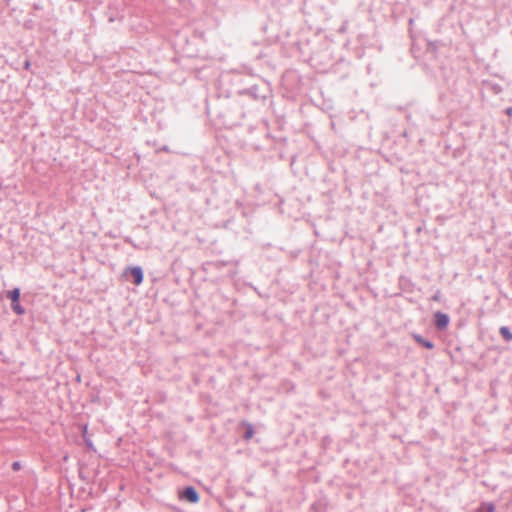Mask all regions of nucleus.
<instances>
[{"instance_id": "nucleus-1", "label": "nucleus", "mask_w": 512, "mask_h": 512, "mask_svg": "<svg viewBox=\"0 0 512 512\" xmlns=\"http://www.w3.org/2000/svg\"><path fill=\"white\" fill-rule=\"evenodd\" d=\"M178 499L187 503L195 504L199 501V493L193 486H186L178 489Z\"/></svg>"}, {"instance_id": "nucleus-2", "label": "nucleus", "mask_w": 512, "mask_h": 512, "mask_svg": "<svg viewBox=\"0 0 512 512\" xmlns=\"http://www.w3.org/2000/svg\"><path fill=\"white\" fill-rule=\"evenodd\" d=\"M449 323V317L441 312H437L435 314V324L438 329H444L447 327Z\"/></svg>"}, {"instance_id": "nucleus-3", "label": "nucleus", "mask_w": 512, "mask_h": 512, "mask_svg": "<svg viewBox=\"0 0 512 512\" xmlns=\"http://www.w3.org/2000/svg\"><path fill=\"white\" fill-rule=\"evenodd\" d=\"M129 272L133 277V282L135 285H140L143 282V271L140 267L129 268Z\"/></svg>"}, {"instance_id": "nucleus-4", "label": "nucleus", "mask_w": 512, "mask_h": 512, "mask_svg": "<svg viewBox=\"0 0 512 512\" xmlns=\"http://www.w3.org/2000/svg\"><path fill=\"white\" fill-rule=\"evenodd\" d=\"M474 512H495V505L493 502H481Z\"/></svg>"}, {"instance_id": "nucleus-5", "label": "nucleus", "mask_w": 512, "mask_h": 512, "mask_svg": "<svg viewBox=\"0 0 512 512\" xmlns=\"http://www.w3.org/2000/svg\"><path fill=\"white\" fill-rule=\"evenodd\" d=\"M7 297L11 300V302L19 301L20 290L18 288L13 289L7 293Z\"/></svg>"}, {"instance_id": "nucleus-6", "label": "nucleus", "mask_w": 512, "mask_h": 512, "mask_svg": "<svg viewBox=\"0 0 512 512\" xmlns=\"http://www.w3.org/2000/svg\"><path fill=\"white\" fill-rule=\"evenodd\" d=\"M500 334L506 341L512 340V333L509 331L508 327L502 326L500 328Z\"/></svg>"}, {"instance_id": "nucleus-7", "label": "nucleus", "mask_w": 512, "mask_h": 512, "mask_svg": "<svg viewBox=\"0 0 512 512\" xmlns=\"http://www.w3.org/2000/svg\"><path fill=\"white\" fill-rule=\"evenodd\" d=\"M416 341L420 344H422L423 346H425L426 348L428 349H432L434 347L433 343L429 342V341H426L424 340L422 337L420 336H416L415 337Z\"/></svg>"}, {"instance_id": "nucleus-8", "label": "nucleus", "mask_w": 512, "mask_h": 512, "mask_svg": "<svg viewBox=\"0 0 512 512\" xmlns=\"http://www.w3.org/2000/svg\"><path fill=\"white\" fill-rule=\"evenodd\" d=\"M12 309L15 313L21 315L24 313V309L21 307V305L19 304V301L17 302H12Z\"/></svg>"}, {"instance_id": "nucleus-9", "label": "nucleus", "mask_w": 512, "mask_h": 512, "mask_svg": "<svg viewBox=\"0 0 512 512\" xmlns=\"http://www.w3.org/2000/svg\"><path fill=\"white\" fill-rule=\"evenodd\" d=\"M68 483H69L71 490H74L75 488L82 489V486L80 485V484H82V482H68Z\"/></svg>"}, {"instance_id": "nucleus-10", "label": "nucleus", "mask_w": 512, "mask_h": 512, "mask_svg": "<svg viewBox=\"0 0 512 512\" xmlns=\"http://www.w3.org/2000/svg\"><path fill=\"white\" fill-rule=\"evenodd\" d=\"M253 436V430L249 428L245 433V439H250Z\"/></svg>"}, {"instance_id": "nucleus-11", "label": "nucleus", "mask_w": 512, "mask_h": 512, "mask_svg": "<svg viewBox=\"0 0 512 512\" xmlns=\"http://www.w3.org/2000/svg\"><path fill=\"white\" fill-rule=\"evenodd\" d=\"M86 433H87V426H85V427H84V429H83V437H84V438H85V436H86Z\"/></svg>"}, {"instance_id": "nucleus-12", "label": "nucleus", "mask_w": 512, "mask_h": 512, "mask_svg": "<svg viewBox=\"0 0 512 512\" xmlns=\"http://www.w3.org/2000/svg\"><path fill=\"white\" fill-rule=\"evenodd\" d=\"M85 441L89 446H91V442L89 440L85 439Z\"/></svg>"}, {"instance_id": "nucleus-13", "label": "nucleus", "mask_w": 512, "mask_h": 512, "mask_svg": "<svg viewBox=\"0 0 512 512\" xmlns=\"http://www.w3.org/2000/svg\"><path fill=\"white\" fill-rule=\"evenodd\" d=\"M87 484H95L96 482L95 481H92V482H86Z\"/></svg>"}, {"instance_id": "nucleus-14", "label": "nucleus", "mask_w": 512, "mask_h": 512, "mask_svg": "<svg viewBox=\"0 0 512 512\" xmlns=\"http://www.w3.org/2000/svg\"><path fill=\"white\" fill-rule=\"evenodd\" d=\"M14 468H18V463H14Z\"/></svg>"}]
</instances>
